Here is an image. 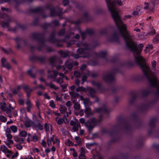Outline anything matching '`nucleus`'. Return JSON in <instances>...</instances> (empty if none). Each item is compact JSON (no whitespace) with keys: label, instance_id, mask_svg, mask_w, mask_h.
<instances>
[{"label":"nucleus","instance_id":"obj_1","mask_svg":"<svg viewBox=\"0 0 159 159\" xmlns=\"http://www.w3.org/2000/svg\"><path fill=\"white\" fill-rule=\"evenodd\" d=\"M125 28V29L123 28L121 30H119L120 34L123 38L126 47L133 52L136 63L141 68V65L138 61H139V63L141 65L145 64L146 65H148L144 62L143 57L139 56L142 52L143 45L142 44H139L138 47H137V44L132 40L131 36L127 31L126 26Z\"/></svg>","mask_w":159,"mask_h":159},{"label":"nucleus","instance_id":"obj_2","mask_svg":"<svg viewBox=\"0 0 159 159\" xmlns=\"http://www.w3.org/2000/svg\"><path fill=\"white\" fill-rule=\"evenodd\" d=\"M107 6L109 11L113 18L115 24L118 30H121L122 28H125L126 25L124 24L121 20L118 8L116 7V2L120 6L122 5L120 0H106Z\"/></svg>","mask_w":159,"mask_h":159},{"label":"nucleus","instance_id":"obj_3","mask_svg":"<svg viewBox=\"0 0 159 159\" xmlns=\"http://www.w3.org/2000/svg\"><path fill=\"white\" fill-rule=\"evenodd\" d=\"M139 63L144 74L148 79L151 87L156 90L154 93L155 98L152 102L153 103H155L159 99V81H157L156 77L148 65H141L140 63Z\"/></svg>","mask_w":159,"mask_h":159},{"label":"nucleus","instance_id":"obj_4","mask_svg":"<svg viewBox=\"0 0 159 159\" xmlns=\"http://www.w3.org/2000/svg\"><path fill=\"white\" fill-rule=\"evenodd\" d=\"M132 129V128L129 122L126 120H123L120 123L116 124L114 126L113 130L110 133V134L112 138L111 142H117L119 139L117 132H114L115 130L123 129L128 133L130 132Z\"/></svg>","mask_w":159,"mask_h":159},{"label":"nucleus","instance_id":"obj_5","mask_svg":"<svg viewBox=\"0 0 159 159\" xmlns=\"http://www.w3.org/2000/svg\"><path fill=\"white\" fill-rule=\"evenodd\" d=\"M77 45L79 48L77 50L78 54H73L75 58L78 59L80 57L88 58L90 56L92 48L89 44L85 42H80Z\"/></svg>","mask_w":159,"mask_h":159},{"label":"nucleus","instance_id":"obj_6","mask_svg":"<svg viewBox=\"0 0 159 159\" xmlns=\"http://www.w3.org/2000/svg\"><path fill=\"white\" fill-rule=\"evenodd\" d=\"M99 119L98 120H97L94 117H92L86 121V122H85V120L84 118H81L80 119L79 121L81 124L85 123V125L89 131L91 132L94 128L102 120L103 116L102 114L99 115Z\"/></svg>","mask_w":159,"mask_h":159},{"label":"nucleus","instance_id":"obj_7","mask_svg":"<svg viewBox=\"0 0 159 159\" xmlns=\"http://www.w3.org/2000/svg\"><path fill=\"white\" fill-rule=\"evenodd\" d=\"M49 9L50 11V16H60L61 14L60 13L57 12L55 9L53 7L52 5L47 4L45 6L42 7H39L34 8H32L30 11L31 12L38 13L39 12L43 13L44 10Z\"/></svg>","mask_w":159,"mask_h":159},{"label":"nucleus","instance_id":"obj_8","mask_svg":"<svg viewBox=\"0 0 159 159\" xmlns=\"http://www.w3.org/2000/svg\"><path fill=\"white\" fill-rule=\"evenodd\" d=\"M45 34L44 33H32L31 35V38L37 40L40 45L37 48L39 51H42V48L44 46L45 42Z\"/></svg>","mask_w":159,"mask_h":159},{"label":"nucleus","instance_id":"obj_9","mask_svg":"<svg viewBox=\"0 0 159 159\" xmlns=\"http://www.w3.org/2000/svg\"><path fill=\"white\" fill-rule=\"evenodd\" d=\"M119 70L117 68H114L104 74L103 76L104 80L107 83H110L114 82L115 80V75L118 72Z\"/></svg>","mask_w":159,"mask_h":159},{"label":"nucleus","instance_id":"obj_10","mask_svg":"<svg viewBox=\"0 0 159 159\" xmlns=\"http://www.w3.org/2000/svg\"><path fill=\"white\" fill-rule=\"evenodd\" d=\"M29 59L32 61L37 62L41 64H44L47 61L46 57L45 56H36L32 55L29 57Z\"/></svg>","mask_w":159,"mask_h":159},{"label":"nucleus","instance_id":"obj_11","mask_svg":"<svg viewBox=\"0 0 159 159\" xmlns=\"http://www.w3.org/2000/svg\"><path fill=\"white\" fill-rule=\"evenodd\" d=\"M150 104V102L148 101H147L139 106L138 110L141 112H145L149 109Z\"/></svg>","mask_w":159,"mask_h":159},{"label":"nucleus","instance_id":"obj_12","mask_svg":"<svg viewBox=\"0 0 159 159\" xmlns=\"http://www.w3.org/2000/svg\"><path fill=\"white\" fill-rule=\"evenodd\" d=\"M138 93L134 91L131 92L130 93V97L129 99V102L130 105H133L136 101L138 97Z\"/></svg>","mask_w":159,"mask_h":159},{"label":"nucleus","instance_id":"obj_13","mask_svg":"<svg viewBox=\"0 0 159 159\" xmlns=\"http://www.w3.org/2000/svg\"><path fill=\"white\" fill-rule=\"evenodd\" d=\"M158 121V118L157 117L152 118L149 124V126L151 128V129L148 131V134L149 135H151L153 133V130L152 128H154L155 126L156 123Z\"/></svg>","mask_w":159,"mask_h":159},{"label":"nucleus","instance_id":"obj_14","mask_svg":"<svg viewBox=\"0 0 159 159\" xmlns=\"http://www.w3.org/2000/svg\"><path fill=\"white\" fill-rule=\"evenodd\" d=\"M55 34V30H53L50 34V37L48 39V41L53 43L59 42L60 40L56 38Z\"/></svg>","mask_w":159,"mask_h":159},{"label":"nucleus","instance_id":"obj_15","mask_svg":"<svg viewBox=\"0 0 159 159\" xmlns=\"http://www.w3.org/2000/svg\"><path fill=\"white\" fill-rule=\"evenodd\" d=\"M14 39L16 42V48L18 49H19L21 48L20 44L22 42H23L24 43L25 45H26V41L21 38L17 37Z\"/></svg>","mask_w":159,"mask_h":159},{"label":"nucleus","instance_id":"obj_16","mask_svg":"<svg viewBox=\"0 0 159 159\" xmlns=\"http://www.w3.org/2000/svg\"><path fill=\"white\" fill-rule=\"evenodd\" d=\"M14 39L16 42V48L18 49H19L21 48L20 44L22 42H23L24 43L25 45H26V41L21 38L17 37Z\"/></svg>","mask_w":159,"mask_h":159},{"label":"nucleus","instance_id":"obj_17","mask_svg":"<svg viewBox=\"0 0 159 159\" xmlns=\"http://www.w3.org/2000/svg\"><path fill=\"white\" fill-rule=\"evenodd\" d=\"M107 40L108 41L111 42L118 41L119 39L117 34L116 32H114L112 35L109 36L107 38Z\"/></svg>","mask_w":159,"mask_h":159},{"label":"nucleus","instance_id":"obj_18","mask_svg":"<svg viewBox=\"0 0 159 159\" xmlns=\"http://www.w3.org/2000/svg\"><path fill=\"white\" fill-rule=\"evenodd\" d=\"M52 24H53L55 26H57L59 25V21L57 20H55L52 21L51 23L44 24L42 25V27L45 29H47L49 27H51V25Z\"/></svg>","mask_w":159,"mask_h":159},{"label":"nucleus","instance_id":"obj_19","mask_svg":"<svg viewBox=\"0 0 159 159\" xmlns=\"http://www.w3.org/2000/svg\"><path fill=\"white\" fill-rule=\"evenodd\" d=\"M87 90L88 92V96H90L92 98L95 97L96 91L94 89L89 87L88 88Z\"/></svg>","mask_w":159,"mask_h":159},{"label":"nucleus","instance_id":"obj_20","mask_svg":"<svg viewBox=\"0 0 159 159\" xmlns=\"http://www.w3.org/2000/svg\"><path fill=\"white\" fill-rule=\"evenodd\" d=\"M144 4L146 5V6L144 7V8L145 9H149L151 11L154 8L155 6V4L153 3H151L150 1L149 3L145 2Z\"/></svg>","mask_w":159,"mask_h":159},{"label":"nucleus","instance_id":"obj_21","mask_svg":"<svg viewBox=\"0 0 159 159\" xmlns=\"http://www.w3.org/2000/svg\"><path fill=\"white\" fill-rule=\"evenodd\" d=\"M95 111L100 113H108L109 111L105 106L96 109L95 110Z\"/></svg>","mask_w":159,"mask_h":159},{"label":"nucleus","instance_id":"obj_22","mask_svg":"<svg viewBox=\"0 0 159 159\" xmlns=\"http://www.w3.org/2000/svg\"><path fill=\"white\" fill-rule=\"evenodd\" d=\"M10 20H8L7 21H2L1 22L0 25L3 28H7L9 30H11L9 28V21Z\"/></svg>","mask_w":159,"mask_h":159},{"label":"nucleus","instance_id":"obj_23","mask_svg":"<svg viewBox=\"0 0 159 159\" xmlns=\"http://www.w3.org/2000/svg\"><path fill=\"white\" fill-rule=\"evenodd\" d=\"M143 77V76L142 75L138 74L132 77V79L133 81H138L141 80Z\"/></svg>","mask_w":159,"mask_h":159},{"label":"nucleus","instance_id":"obj_24","mask_svg":"<svg viewBox=\"0 0 159 159\" xmlns=\"http://www.w3.org/2000/svg\"><path fill=\"white\" fill-rule=\"evenodd\" d=\"M150 93V91L149 89L147 88L143 89L141 91V93L143 96H148Z\"/></svg>","mask_w":159,"mask_h":159},{"label":"nucleus","instance_id":"obj_25","mask_svg":"<svg viewBox=\"0 0 159 159\" xmlns=\"http://www.w3.org/2000/svg\"><path fill=\"white\" fill-rule=\"evenodd\" d=\"M56 59L57 57L56 56H54L49 58V61L52 67L55 66V62Z\"/></svg>","mask_w":159,"mask_h":159},{"label":"nucleus","instance_id":"obj_26","mask_svg":"<svg viewBox=\"0 0 159 159\" xmlns=\"http://www.w3.org/2000/svg\"><path fill=\"white\" fill-rule=\"evenodd\" d=\"M91 108L89 107L86 108L85 111V113L87 115L86 116V117H88L89 116H92L93 115V113L91 111Z\"/></svg>","mask_w":159,"mask_h":159},{"label":"nucleus","instance_id":"obj_27","mask_svg":"<svg viewBox=\"0 0 159 159\" xmlns=\"http://www.w3.org/2000/svg\"><path fill=\"white\" fill-rule=\"evenodd\" d=\"M52 72L53 73V74H51L48 75V78L50 77L52 79H55L58 75V73L57 71L55 70H53Z\"/></svg>","mask_w":159,"mask_h":159},{"label":"nucleus","instance_id":"obj_28","mask_svg":"<svg viewBox=\"0 0 159 159\" xmlns=\"http://www.w3.org/2000/svg\"><path fill=\"white\" fill-rule=\"evenodd\" d=\"M13 138L15 141L19 143L20 144L24 142V139L23 138H19L18 136H15Z\"/></svg>","mask_w":159,"mask_h":159},{"label":"nucleus","instance_id":"obj_29","mask_svg":"<svg viewBox=\"0 0 159 159\" xmlns=\"http://www.w3.org/2000/svg\"><path fill=\"white\" fill-rule=\"evenodd\" d=\"M69 94L71 96V98H75L78 97L80 96L79 93H76L74 91L70 92Z\"/></svg>","mask_w":159,"mask_h":159},{"label":"nucleus","instance_id":"obj_30","mask_svg":"<svg viewBox=\"0 0 159 159\" xmlns=\"http://www.w3.org/2000/svg\"><path fill=\"white\" fill-rule=\"evenodd\" d=\"M76 91L77 92L80 91L84 92H86L87 91V89L83 86L78 87L76 89Z\"/></svg>","mask_w":159,"mask_h":159},{"label":"nucleus","instance_id":"obj_31","mask_svg":"<svg viewBox=\"0 0 159 159\" xmlns=\"http://www.w3.org/2000/svg\"><path fill=\"white\" fill-rule=\"evenodd\" d=\"M6 104L5 102L0 103V107L2 111H5L7 110V108L6 107Z\"/></svg>","mask_w":159,"mask_h":159},{"label":"nucleus","instance_id":"obj_32","mask_svg":"<svg viewBox=\"0 0 159 159\" xmlns=\"http://www.w3.org/2000/svg\"><path fill=\"white\" fill-rule=\"evenodd\" d=\"M83 18L84 21H88L89 20V17L88 16V13L87 11H85L84 12Z\"/></svg>","mask_w":159,"mask_h":159},{"label":"nucleus","instance_id":"obj_33","mask_svg":"<svg viewBox=\"0 0 159 159\" xmlns=\"http://www.w3.org/2000/svg\"><path fill=\"white\" fill-rule=\"evenodd\" d=\"M59 53L60 54L62 57L64 58L68 56V55L67 53L64 52L62 50L60 51L59 52Z\"/></svg>","mask_w":159,"mask_h":159},{"label":"nucleus","instance_id":"obj_34","mask_svg":"<svg viewBox=\"0 0 159 159\" xmlns=\"http://www.w3.org/2000/svg\"><path fill=\"white\" fill-rule=\"evenodd\" d=\"M92 84L93 85H95L97 86V89L98 90L102 86V84L99 82H97L96 81H93L92 82Z\"/></svg>","mask_w":159,"mask_h":159},{"label":"nucleus","instance_id":"obj_35","mask_svg":"<svg viewBox=\"0 0 159 159\" xmlns=\"http://www.w3.org/2000/svg\"><path fill=\"white\" fill-rule=\"evenodd\" d=\"M32 123L33 122L31 120H28L25 122V125L26 127L29 128L31 126V123Z\"/></svg>","mask_w":159,"mask_h":159},{"label":"nucleus","instance_id":"obj_36","mask_svg":"<svg viewBox=\"0 0 159 159\" xmlns=\"http://www.w3.org/2000/svg\"><path fill=\"white\" fill-rule=\"evenodd\" d=\"M107 28H104L101 30L99 33L101 35H105L107 34Z\"/></svg>","mask_w":159,"mask_h":159},{"label":"nucleus","instance_id":"obj_37","mask_svg":"<svg viewBox=\"0 0 159 159\" xmlns=\"http://www.w3.org/2000/svg\"><path fill=\"white\" fill-rule=\"evenodd\" d=\"M24 89L26 93H31L32 91V90L27 85L25 86Z\"/></svg>","mask_w":159,"mask_h":159},{"label":"nucleus","instance_id":"obj_38","mask_svg":"<svg viewBox=\"0 0 159 159\" xmlns=\"http://www.w3.org/2000/svg\"><path fill=\"white\" fill-rule=\"evenodd\" d=\"M85 31L86 33L87 34H89V35H91L94 34L93 30L91 29H87Z\"/></svg>","mask_w":159,"mask_h":159},{"label":"nucleus","instance_id":"obj_39","mask_svg":"<svg viewBox=\"0 0 159 159\" xmlns=\"http://www.w3.org/2000/svg\"><path fill=\"white\" fill-rule=\"evenodd\" d=\"M37 121L38 122L37 126L38 128L40 130H42L43 129V125L40 123V122L39 120H37Z\"/></svg>","mask_w":159,"mask_h":159},{"label":"nucleus","instance_id":"obj_40","mask_svg":"<svg viewBox=\"0 0 159 159\" xmlns=\"http://www.w3.org/2000/svg\"><path fill=\"white\" fill-rule=\"evenodd\" d=\"M46 51L47 52H51L55 51V50L51 47H47L46 48Z\"/></svg>","mask_w":159,"mask_h":159},{"label":"nucleus","instance_id":"obj_41","mask_svg":"<svg viewBox=\"0 0 159 159\" xmlns=\"http://www.w3.org/2000/svg\"><path fill=\"white\" fill-rule=\"evenodd\" d=\"M1 61L2 62L1 66L2 67H5V66L6 65V63L7 62L6 59L4 58H2L1 59Z\"/></svg>","mask_w":159,"mask_h":159},{"label":"nucleus","instance_id":"obj_42","mask_svg":"<svg viewBox=\"0 0 159 159\" xmlns=\"http://www.w3.org/2000/svg\"><path fill=\"white\" fill-rule=\"evenodd\" d=\"M10 129L14 133L16 132L17 130V127L15 125H12L10 127Z\"/></svg>","mask_w":159,"mask_h":159},{"label":"nucleus","instance_id":"obj_43","mask_svg":"<svg viewBox=\"0 0 159 159\" xmlns=\"http://www.w3.org/2000/svg\"><path fill=\"white\" fill-rule=\"evenodd\" d=\"M65 32V29L63 28L59 30L58 33V35L59 36H62L64 35Z\"/></svg>","mask_w":159,"mask_h":159},{"label":"nucleus","instance_id":"obj_44","mask_svg":"<svg viewBox=\"0 0 159 159\" xmlns=\"http://www.w3.org/2000/svg\"><path fill=\"white\" fill-rule=\"evenodd\" d=\"M27 134V132L25 131H22L19 134V135H20L21 137H26Z\"/></svg>","mask_w":159,"mask_h":159},{"label":"nucleus","instance_id":"obj_45","mask_svg":"<svg viewBox=\"0 0 159 159\" xmlns=\"http://www.w3.org/2000/svg\"><path fill=\"white\" fill-rule=\"evenodd\" d=\"M27 73L28 74L33 78H35V76L34 75L32 74V71L31 70H29L27 71Z\"/></svg>","mask_w":159,"mask_h":159},{"label":"nucleus","instance_id":"obj_46","mask_svg":"<svg viewBox=\"0 0 159 159\" xmlns=\"http://www.w3.org/2000/svg\"><path fill=\"white\" fill-rule=\"evenodd\" d=\"M1 150L3 152H4L5 153H6L8 150V149L7 147L5 146H2L1 147Z\"/></svg>","mask_w":159,"mask_h":159},{"label":"nucleus","instance_id":"obj_47","mask_svg":"<svg viewBox=\"0 0 159 159\" xmlns=\"http://www.w3.org/2000/svg\"><path fill=\"white\" fill-rule=\"evenodd\" d=\"M52 127V125H48L47 123H45L44 124V128L45 129V130L46 132L49 130V127Z\"/></svg>","mask_w":159,"mask_h":159},{"label":"nucleus","instance_id":"obj_48","mask_svg":"<svg viewBox=\"0 0 159 159\" xmlns=\"http://www.w3.org/2000/svg\"><path fill=\"white\" fill-rule=\"evenodd\" d=\"M80 105L78 102H76L74 105V108L75 110H78L80 108Z\"/></svg>","mask_w":159,"mask_h":159},{"label":"nucleus","instance_id":"obj_49","mask_svg":"<svg viewBox=\"0 0 159 159\" xmlns=\"http://www.w3.org/2000/svg\"><path fill=\"white\" fill-rule=\"evenodd\" d=\"M59 110L61 113H63L66 110V108L65 106L61 107H60Z\"/></svg>","mask_w":159,"mask_h":159},{"label":"nucleus","instance_id":"obj_50","mask_svg":"<svg viewBox=\"0 0 159 159\" xmlns=\"http://www.w3.org/2000/svg\"><path fill=\"white\" fill-rule=\"evenodd\" d=\"M7 110H6L7 111L6 113L7 115V116L9 118H11L12 117V116L11 115V109H8V108H7Z\"/></svg>","mask_w":159,"mask_h":159},{"label":"nucleus","instance_id":"obj_51","mask_svg":"<svg viewBox=\"0 0 159 159\" xmlns=\"http://www.w3.org/2000/svg\"><path fill=\"white\" fill-rule=\"evenodd\" d=\"M106 54V53L105 52H100L99 54V56L102 58H105Z\"/></svg>","mask_w":159,"mask_h":159},{"label":"nucleus","instance_id":"obj_52","mask_svg":"<svg viewBox=\"0 0 159 159\" xmlns=\"http://www.w3.org/2000/svg\"><path fill=\"white\" fill-rule=\"evenodd\" d=\"M73 63H71L69 64H67L66 65V66L67 68L70 70H72L73 68Z\"/></svg>","mask_w":159,"mask_h":159},{"label":"nucleus","instance_id":"obj_53","mask_svg":"<svg viewBox=\"0 0 159 159\" xmlns=\"http://www.w3.org/2000/svg\"><path fill=\"white\" fill-rule=\"evenodd\" d=\"M131 117L133 119V120H134V121H137V116L136 114V113H133Z\"/></svg>","mask_w":159,"mask_h":159},{"label":"nucleus","instance_id":"obj_54","mask_svg":"<svg viewBox=\"0 0 159 159\" xmlns=\"http://www.w3.org/2000/svg\"><path fill=\"white\" fill-rule=\"evenodd\" d=\"M0 120L2 122H5L7 121V119L5 116L1 115L0 116Z\"/></svg>","mask_w":159,"mask_h":159},{"label":"nucleus","instance_id":"obj_55","mask_svg":"<svg viewBox=\"0 0 159 159\" xmlns=\"http://www.w3.org/2000/svg\"><path fill=\"white\" fill-rule=\"evenodd\" d=\"M107 90V89L104 87L102 86L98 89V90L101 93H104Z\"/></svg>","mask_w":159,"mask_h":159},{"label":"nucleus","instance_id":"obj_56","mask_svg":"<svg viewBox=\"0 0 159 159\" xmlns=\"http://www.w3.org/2000/svg\"><path fill=\"white\" fill-rule=\"evenodd\" d=\"M50 88L55 90L58 89V87H57L54 84H52L51 83H50Z\"/></svg>","mask_w":159,"mask_h":159},{"label":"nucleus","instance_id":"obj_57","mask_svg":"<svg viewBox=\"0 0 159 159\" xmlns=\"http://www.w3.org/2000/svg\"><path fill=\"white\" fill-rule=\"evenodd\" d=\"M74 75L76 77H78L80 75V73L77 71H74Z\"/></svg>","mask_w":159,"mask_h":159},{"label":"nucleus","instance_id":"obj_58","mask_svg":"<svg viewBox=\"0 0 159 159\" xmlns=\"http://www.w3.org/2000/svg\"><path fill=\"white\" fill-rule=\"evenodd\" d=\"M79 159H86L84 154L81 153L79 156Z\"/></svg>","mask_w":159,"mask_h":159},{"label":"nucleus","instance_id":"obj_59","mask_svg":"<svg viewBox=\"0 0 159 159\" xmlns=\"http://www.w3.org/2000/svg\"><path fill=\"white\" fill-rule=\"evenodd\" d=\"M156 62L155 61H153L152 62V68L154 70H156Z\"/></svg>","mask_w":159,"mask_h":159},{"label":"nucleus","instance_id":"obj_60","mask_svg":"<svg viewBox=\"0 0 159 159\" xmlns=\"http://www.w3.org/2000/svg\"><path fill=\"white\" fill-rule=\"evenodd\" d=\"M18 26L19 28L23 30L25 29L26 28V26L25 25H18Z\"/></svg>","mask_w":159,"mask_h":159},{"label":"nucleus","instance_id":"obj_61","mask_svg":"<svg viewBox=\"0 0 159 159\" xmlns=\"http://www.w3.org/2000/svg\"><path fill=\"white\" fill-rule=\"evenodd\" d=\"M64 119L62 118H60L58 120H57V122L58 125H60L61 124L63 121H64Z\"/></svg>","mask_w":159,"mask_h":159},{"label":"nucleus","instance_id":"obj_62","mask_svg":"<svg viewBox=\"0 0 159 159\" xmlns=\"http://www.w3.org/2000/svg\"><path fill=\"white\" fill-rule=\"evenodd\" d=\"M151 3H153L155 5L159 3V0H149Z\"/></svg>","mask_w":159,"mask_h":159},{"label":"nucleus","instance_id":"obj_63","mask_svg":"<svg viewBox=\"0 0 159 159\" xmlns=\"http://www.w3.org/2000/svg\"><path fill=\"white\" fill-rule=\"evenodd\" d=\"M50 106L52 108H54L55 107V104H54L53 100H51L50 102Z\"/></svg>","mask_w":159,"mask_h":159},{"label":"nucleus","instance_id":"obj_64","mask_svg":"<svg viewBox=\"0 0 159 159\" xmlns=\"http://www.w3.org/2000/svg\"><path fill=\"white\" fill-rule=\"evenodd\" d=\"M91 76L93 78H96L98 76V74L97 73L92 72L91 74Z\"/></svg>","mask_w":159,"mask_h":159}]
</instances>
